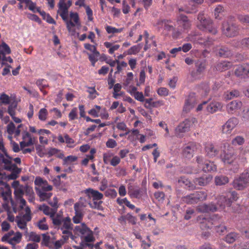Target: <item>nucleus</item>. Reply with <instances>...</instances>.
Returning a JSON list of instances; mask_svg holds the SVG:
<instances>
[{
  "instance_id": "nucleus-1",
  "label": "nucleus",
  "mask_w": 249,
  "mask_h": 249,
  "mask_svg": "<svg viewBox=\"0 0 249 249\" xmlns=\"http://www.w3.org/2000/svg\"><path fill=\"white\" fill-rule=\"evenodd\" d=\"M197 19L199 23L197 25L199 29L215 35L217 31L213 25L212 21L209 18H206L204 17L203 12H200L197 16Z\"/></svg>"
},
{
  "instance_id": "nucleus-2",
  "label": "nucleus",
  "mask_w": 249,
  "mask_h": 249,
  "mask_svg": "<svg viewBox=\"0 0 249 249\" xmlns=\"http://www.w3.org/2000/svg\"><path fill=\"white\" fill-rule=\"evenodd\" d=\"M222 30L223 34L227 37H234L239 35L240 28L235 22L226 20L222 23Z\"/></svg>"
},
{
  "instance_id": "nucleus-3",
  "label": "nucleus",
  "mask_w": 249,
  "mask_h": 249,
  "mask_svg": "<svg viewBox=\"0 0 249 249\" xmlns=\"http://www.w3.org/2000/svg\"><path fill=\"white\" fill-rule=\"evenodd\" d=\"M232 186L238 190H243L249 186V168L245 170L238 178L234 179Z\"/></svg>"
},
{
  "instance_id": "nucleus-4",
  "label": "nucleus",
  "mask_w": 249,
  "mask_h": 249,
  "mask_svg": "<svg viewBox=\"0 0 249 249\" xmlns=\"http://www.w3.org/2000/svg\"><path fill=\"white\" fill-rule=\"evenodd\" d=\"M221 218L216 214H214L210 217H205L202 216H198L197 221L200 223V227L203 230L211 229L213 225H216Z\"/></svg>"
},
{
  "instance_id": "nucleus-5",
  "label": "nucleus",
  "mask_w": 249,
  "mask_h": 249,
  "mask_svg": "<svg viewBox=\"0 0 249 249\" xmlns=\"http://www.w3.org/2000/svg\"><path fill=\"white\" fill-rule=\"evenodd\" d=\"M223 152L221 154V158L225 164H231L236 159V155L233 148L229 143L224 144Z\"/></svg>"
},
{
  "instance_id": "nucleus-6",
  "label": "nucleus",
  "mask_w": 249,
  "mask_h": 249,
  "mask_svg": "<svg viewBox=\"0 0 249 249\" xmlns=\"http://www.w3.org/2000/svg\"><path fill=\"white\" fill-rule=\"evenodd\" d=\"M11 160L9 158L8 159H5L3 154H0V161L4 163V169L18 175L21 172V169L18 168L15 164H12Z\"/></svg>"
},
{
  "instance_id": "nucleus-7",
  "label": "nucleus",
  "mask_w": 249,
  "mask_h": 249,
  "mask_svg": "<svg viewBox=\"0 0 249 249\" xmlns=\"http://www.w3.org/2000/svg\"><path fill=\"white\" fill-rule=\"evenodd\" d=\"M238 123L239 121L237 118H231L222 126V133L224 134H230Z\"/></svg>"
},
{
  "instance_id": "nucleus-8",
  "label": "nucleus",
  "mask_w": 249,
  "mask_h": 249,
  "mask_svg": "<svg viewBox=\"0 0 249 249\" xmlns=\"http://www.w3.org/2000/svg\"><path fill=\"white\" fill-rule=\"evenodd\" d=\"M234 73L237 77L240 78H249V64L238 66Z\"/></svg>"
},
{
  "instance_id": "nucleus-9",
  "label": "nucleus",
  "mask_w": 249,
  "mask_h": 249,
  "mask_svg": "<svg viewBox=\"0 0 249 249\" xmlns=\"http://www.w3.org/2000/svg\"><path fill=\"white\" fill-rule=\"evenodd\" d=\"M196 122V119L194 118L191 119H185L183 122L180 123L176 128V133L179 135V133H184L189 130L192 123H194Z\"/></svg>"
},
{
  "instance_id": "nucleus-10",
  "label": "nucleus",
  "mask_w": 249,
  "mask_h": 249,
  "mask_svg": "<svg viewBox=\"0 0 249 249\" xmlns=\"http://www.w3.org/2000/svg\"><path fill=\"white\" fill-rule=\"evenodd\" d=\"M177 22L184 31H188L191 28V22L184 15L180 14L177 18Z\"/></svg>"
},
{
  "instance_id": "nucleus-11",
  "label": "nucleus",
  "mask_w": 249,
  "mask_h": 249,
  "mask_svg": "<svg viewBox=\"0 0 249 249\" xmlns=\"http://www.w3.org/2000/svg\"><path fill=\"white\" fill-rule=\"evenodd\" d=\"M217 210V207L213 203L209 204L204 203L201 205H198L196 207V210L202 213L214 212Z\"/></svg>"
},
{
  "instance_id": "nucleus-12",
  "label": "nucleus",
  "mask_w": 249,
  "mask_h": 249,
  "mask_svg": "<svg viewBox=\"0 0 249 249\" xmlns=\"http://www.w3.org/2000/svg\"><path fill=\"white\" fill-rule=\"evenodd\" d=\"M87 195L89 199L92 198L93 200H100L103 198V195L97 190L91 188L87 189L83 191Z\"/></svg>"
},
{
  "instance_id": "nucleus-13",
  "label": "nucleus",
  "mask_w": 249,
  "mask_h": 249,
  "mask_svg": "<svg viewBox=\"0 0 249 249\" xmlns=\"http://www.w3.org/2000/svg\"><path fill=\"white\" fill-rule=\"evenodd\" d=\"M242 103L240 101L234 100L231 102L227 106V110L230 114L234 113L236 110L241 108Z\"/></svg>"
},
{
  "instance_id": "nucleus-14",
  "label": "nucleus",
  "mask_w": 249,
  "mask_h": 249,
  "mask_svg": "<svg viewBox=\"0 0 249 249\" xmlns=\"http://www.w3.org/2000/svg\"><path fill=\"white\" fill-rule=\"evenodd\" d=\"M213 177L210 175H205L202 177L196 178L194 179V182L196 185L201 186H206L212 180Z\"/></svg>"
},
{
  "instance_id": "nucleus-15",
  "label": "nucleus",
  "mask_w": 249,
  "mask_h": 249,
  "mask_svg": "<svg viewBox=\"0 0 249 249\" xmlns=\"http://www.w3.org/2000/svg\"><path fill=\"white\" fill-rule=\"evenodd\" d=\"M232 45L237 48L249 49V37L244 38L239 41L234 40Z\"/></svg>"
},
{
  "instance_id": "nucleus-16",
  "label": "nucleus",
  "mask_w": 249,
  "mask_h": 249,
  "mask_svg": "<svg viewBox=\"0 0 249 249\" xmlns=\"http://www.w3.org/2000/svg\"><path fill=\"white\" fill-rule=\"evenodd\" d=\"M216 54L220 57L227 58L232 55V52L228 47L222 46L217 50Z\"/></svg>"
},
{
  "instance_id": "nucleus-17",
  "label": "nucleus",
  "mask_w": 249,
  "mask_h": 249,
  "mask_svg": "<svg viewBox=\"0 0 249 249\" xmlns=\"http://www.w3.org/2000/svg\"><path fill=\"white\" fill-rule=\"evenodd\" d=\"M128 194L131 198H139L141 193L140 189L130 183L128 184Z\"/></svg>"
},
{
  "instance_id": "nucleus-18",
  "label": "nucleus",
  "mask_w": 249,
  "mask_h": 249,
  "mask_svg": "<svg viewBox=\"0 0 249 249\" xmlns=\"http://www.w3.org/2000/svg\"><path fill=\"white\" fill-rule=\"evenodd\" d=\"M217 204L221 208L224 209L226 206L230 207L231 204V201L230 199L224 196H218L217 198Z\"/></svg>"
},
{
  "instance_id": "nucleus-19",
  "label": "nucleus",
  "mask_w": 249,
  "mask_h": 249,
  "mask_svg": "<svg viewBox=\"0 0 249 249\" xmlns=\"http://www.w3.org/2000/svg\"><path fill=\"white\" fill-rule=\"evenodd\" d=\"M206 155L209 158H213L217 155L218 151L211 143L207 144L205 148Z\"/></svg>"
},
{
  "instance_id": "nucleus-20",
  "label": "nucleus",
  "mask_w": 249,
  "mask_h": 249,
  "mask_svg": "<svg viewBox=\"0 0 249 249\" xmlns=\"http://www.w3.org/2000/svg\"><path fill=\"white\" fill-rule=\"evenodd\" d=\"M11 190L10 189L9 187L7 185L6 186L5 190H0V196L3 198V200L6 202H8L9 200L10 199L11 202H13V200L11 198Z\"/></svg>"
},
{
  "instance_id": "nucleus-21",
  "label": "nucleus",
  "mask_w": 249,
  "mask_h": 249,
  "mask_svg": "<svg viewBox=\"0 0 249 249\" xmlns=\"http://www.w3.org/2000/svg\"><path fill=\"white\" fill-rule=\"evenodd\" d=\"M229 181V179L228 177L220 175L216 176L214 178V182L217 186H222L227 184Z\"/></svg>"
},
{
  "instance_id": "nucleus-22",
  "label": "nucleus",
  "mask_w": 249,
  "mask_h": 249,
  "mask_svg": "<svg viewBox=\"0 0 249 249\" xmlns=\"http://www.w3.org/2000/svg\"><path fill=\"white\" fill-rule=\"evenodd\" d=\"M196 147L193 145H187L183 151V156L187 159H190L193 156Z\"/></svg>"
},
{
  "instance_id": "nucleus-23",
  "label": "nucleus",
  "mask_w": 249,
  "mask_h": 249,
  "mask_svg": "<svg viewBox=\"0 0 249 249\" xmlns=\"http://www.w3.org/2000/svg\"><path fill=\"white\" fill-rule=\"evenodd\" d=\"M231 66V64L228 61H222L216 64L215 68L216 71H223L229 69Z\"/></svg>"
},
{
  "instance_id": "nucleus-24",
  "label": "nucleus",
  "mask_w": 249,
  "mask_h": 249,
  "mask_svg": "<svg viewBox=\"0 0 249 249\" xmlns=\"http://www.w3.org/2000/svg\"><path fill=\"white\" fill-rule=\"evenodd\" d=\"M204 165L202 167V169L204 172L214 171L216 170V166L213 162L209 160H206L204 162Z\"/></svg>"
},
{
  "instance_id": "nucleus-25",
  "label": "nucleus",
  "mask_w": 249,
  "mask_h": 249,
  "mask_svg": "<svg viewBox=\"0 0 249 249\" xmlns=\"http://www.w3.org/2000/svg\"><path fill=\"white\" fill-rule=\"evenodd\" d=\"M39 209L42 211L45 214L49 215L50 217H53L55 214L56 211V210H54L53 209H51L49 206L44 204L40 206Z\"/></svg>"
},
{
  "instance_id": "nucleus-26",
  "label": "nucleus",
  "mask_w": 249,
  "mask_h": 249,
  "mask_svg": "<svg viewBox=\"0 0 249 249\" xmlns=\"http://www.w3.org/2000/svg\"><path fill=\"white\" fill-rule=\"evenodd\" d=\"M36 194L39 196L40 199L42 201H44L50 198L52 196V193H47L45 191H43L41 189L36 187L35 188Z\"/></svg>"
},
{
  "instance_id": "nucleus-27",
  "label": "nucleus",
  "mask_w": 249,
  "mask_h": 249,
  "mask_svg": "<svg viewBox=\"0 0 249 249\" xmlns=\"http://www.w3.org/2000/svg\"><path fill=\"white\" fill-rule=\"evenodd\" d=\"M59 9L61 10L59 15L62 18V19H66V16H68V8L69 7L66 3H58Z\"/></svg>"
},
{
  "instance_id": "nucleus-28",
  "label": "nucleus",
  "mask_w": 249,
  "mask_h": 249,
  "mask_svg": "<svg viewBox=\"0 0 249 249\" xmlns=\"http://www.w3.org/2000/svg\"><path fill=\"white\" fill-rule=\"evenodd\" d=\"M181 200L184 203L188 204H193L197 203L194 193L182 197Z\"/></svg>"
},
{
  "instance_id": "nucleus-29",
  "label": "nucleus",
  "mask_w": 249,
  "mask_h": 249,
  "mask_svg": "<svg viewBox=\"0 0 249 249\" xmlns=\"http://www.w3.org/2000/svg\"><path fill=\"white\" fill-rule=\"evenodd\" d=\"M195 102V99L193 96H189L188 98L186 100L185 105L183 108V111L187 112L191 108L193 107V104Z\"/></svg>"
},
{
  "instance_id": "nucleus-30",
  "label": "nucleus",
  "mask_w": 249,
  "mask_h": 249,
  "mask_svg": "<svg viewBox=\"0 0 249 249\" xmlns=\"http://www.w3.org/2000/svg\"><path fill=\"white\" fill-rule=\"evenodd\" d=\"M75 216H73L72 220L74 223H79L82 220L84 213L82 209H74Z\"/></svg>"
},
{
  "instance_id": "nucleus-31",
  "label": "nucleus",
  "mask_w": 249,
  "mask_h": 249,
  "mask_svg": "<svg viewBox=\"0 0 249 249\" xmlns=\"http://www.w3.org/2000/svg\"><path fill=\"white\" fill-rule=\"evenodd\" d=\"M194 194L197 203L199 201L205 200L207 197V193L204 191H197L195 192Z\"/></svg>"
},
{
  "instance_id": "nucleus-32",
  "label": "nucleus",
  "mask_w": 249,
  "mask_h": 249,
  "mask_svg": "<svg viewBox=\"0 0 249 249\" xmlns=\"http://www.w3.org/2000/svg\"><path fill=\"white\" fill-rule=\"evenodd\" d=\"M172 21L170 20H165V19H161L159 20L158 22V24L159 25H164V28L165 30L167 31H172L174 27L173 25H170V23H171Z\"/></svg>"
},
{
  "instance_id": "nucleus-33",
  "label": "nucleus",
  "mask_w": 249,
  "mask_h": 249,
  "mask_svg": "<svg viewBox=\"0 0 249 249\" xmlns=\"http://www.w3.org/2000/svg\"><path fill=\"white\" fill-rule=\"evenodd\" d=\"M206 66V65L205 60L198 59L195 62V66L196 68V70L202 73L205 71Z\"/></svg>"
},
{
  "instance_id": "nucleus-34",
  "label": "nucleus",
  "mask_w": 249,
  "mask_h": 249,
  "mask_svg": "<svg viewBox=\"0 0 249 249\" xmlns=\"http://www.w3.org/2000/svg\"><path fill=\"white\" fill-rule=\"evenodd\" d=\"M63 225L60 228L61 230L64 229L67 230H72V224L71 222V219L69 217H67L62 220Z\"/></svg>"
},
{
  "instance_id": "nucleus-35",
  "label": "nucleus",
  "mask_w": 249,
  "mask_h": 249,
  "mask_svg": "<svg viewBox=\"0 0 249 249\" xmlns=\"http://www.w3.org/2000/svg\"><path fill=\"white\" fill-rule=\"evenodd\" d=\"M11 50L9 47L4 42H2L0 45V61H1V54H10Z\"/></svg>"
},
{
  "instance_id": "nucleus-36",
  "label": "nucleus",
  "mask_w": 249,
  "mask_h": 249,
  "mask_svg": "<svg viewBox=\"0 0 249 249\" xmlns=\"http://www.w3.org/2000/svg\"><path fill=\"white\" fill-rule=\"evenodd\" d=\"M37 11L39 12L40 14L42 16L43 19L46 20L47 22L51 24H56L55 21L50 16L49 14L46 13V12L43 11H40L38 8H37Z\"/></svg>"
},
{
  "instance_id": "nucleus-37",
  "label": "nucleus",
  "mask_w": 249,
  "mask_h": 249,
  "mask_svg": "<svg viewBox=\"0 0 249 249\" xmlns=\"http://www.w3.org/2000/svg\"><path fill=\"white\" fill-rule=\"evenodd\" d=\"M219 103H211L207 106L206 109L208 112L213 113L216 112L220 107Z\"/></svg>"
},
{
  "instance_id": "nucleus-38",
  "label": "nucleus",
  "mask_w": 249,
  "mask_h": 249,
  "mask_svg": "<svg viewBox=\"0 0 249 249\" xmlns=\"http://www.w3.org/2000/svg\"><path fill=\"white\" fill-rule=\"evenodd\" d=\"M17 223L19 228L25 230V235H27L28 234V229L27 228V223H26V221L19 219V217L17 216Z\"/></svg>"
},
{
  "instance_id": "nucleus-39",
  "label": "nucleus",
  "mask_w": 249,
  "mask_h": 249,
  "mask_svg": "<svg viewBox=\"0 0 249 249\" xmlns=\"http://www.w3.org/2000/svg\"><path fill=\"white\" fill-rule=\"evenodd\" d=\"M87 202L86 199L81 197L78 202L74 204V209H81L82 208H85L87 206Z\"/></svg>"
},
{
  "instance_id": "nucleus-40",
  "label": "nucleus",
  "mask_w": 249,
  "mask_h": 249,
  "mask_svg": "<svg viewBox=\"0 0 249 249\" xmlns=\"http://www.w3.org/2000/svg\"><path fill=\"white\" fill-rule=\"evenodd\" d=\"M76 231H79L82 234H85L89 233L91 231L88 228L85 223H82L81 226H76L75 228Z\"/></svg>"
},
{
  "instance_id": "nucleus-41",
  "label": "nucleus",
  "mask_w": 249,
  "mask_h": 249,
  "mask_svg": "<svg viewBox=\"0 0 249 249\" xmlns=\"http://www.w3.org/2000/svg\"><path fill=\"white\" fill-rule=\"evenodd\" d=\"M53 221V223L54 226L56 227H58L59 228L60 225L62 223L63 218L59 214H56V216L55 215L53 216V217H50Z\"/></svg>"
},
{
  "instance_id": "nucleus-42",
  "label": "nucleus",
  "mask_w": 249,
  "mask_h": 249,
  "mask_svg": "<svg viewBox=\"0 0 249 249\" xmlns=\"http://www.w3.org/2000/svg\"><path fill=\"white\" fill-rule=\"evenodd\" d=\"M93 202L92 203L90 201H89L88 202L89 205L90 206V208L92 209H97L99 210H102L103 207L101 206L102 203H103L102 201L100 200H93Z\"/></svg>"
},
{
  "instance_id": "nucleus-43",
  "label": "nucleus",
  "mask_w": 249,
  "mask_h": 249,
  "mask_svg": "<svg viewBox=\"0 0 249 249\" xmlns=\"http://www.w3.org/2000/svg\"><path fill=\"white\" fill-rule=\"evenodd\" d=\"M18 103L16 101L12 102L8 107V113L11 116L16 115V109L17 107Z\"/></svg>"
},
{
  "instance_id": "nucleus-44",
  "label": "nucleus",
  "mask_w": 249,
  "mask_h": 249,
  "mask_svg": "<svg viewBox=\"0 0 249 249\" xmlns=\"http://www.w3.org/2000/svg\"><path fill=\"white\" fill-rule=\"evenodd\" d=\"M88 55H89V58L90 62L92 63V66H94V64L98 60V57L99 56V53L98 51H96L94 53H93L92 54H89L87 53Z\"/></svg>"
},
{
  "instance_id": "nucleus-45",
  "label": "nucleus",
  "mask_w": 249,
  "mask_h": 249,
  "mask_svg": "<svg viewBox=\"0 0 249 249\" xmlns=\"http://www.w3.org/2000/svg\"><path fill=\"white\" fill-rule=\"evenodd\" d=\"M21 237V233L19 232H17L15 233V236L9 239V240L8 241V243L11 245L13 244V242H15L17 243H18L20 242Z\"/></svg>"
},
{
  "instance_id": "nucleus-46",
  "label": "nucleus",
  "mask_w": 249,
  "mask_h": 249,
  "mask_svg": "<svg viewBox=\"0 0 249 249\" xmlns=\"http://www.w3.org/2000/svg\"><path fill=\"white\" fill-rule=\"evenodd\" d=\"M237 238V234L235 233L231 232L228 235L225 237V240L228 243H233Z\"/></svg>"
},
{
  "instance_id": "nucleus-47",
  "label": "nucleus",
  "mask_w": 249,
  "mask_h": 249,
  "mask_svg": "<svg viewBox=\"0 0 249 249\" xmlns=\"http://www.w3.org/2000/svg\"><path fill=\"white\" fill-rule=\"evenodd\" d=\"M105 195L106 196L114 198L116 197L117 193L115 189H109L106 191L105 192Z\"/></svg>"
},
{
  "instance_id": "nucleus-48",
  "label": "nucleus",
  "mask_w": 249,
  "mask_h": 249,
  "mask_svg": "<svg viewBox=\"0 0 249 249\" xmlns=\"http://www.w3.org/2000/svg\"><path fill=\"white\" fill-rule=\"evenodd\" d=\"M106 31L108 34H115L117 33H121L123 31L124 28H121L119 29H117L115 27H113L110 26H107L106 27Z\"/></svg>"
},
{
  "instance_id": "nucleus-49",
  "label": "nucleus",
  "mask_w": 249,
  "mask_h": 249,
  "mask_svg": "<svg viewBox=\"0 0 249 249\" xmlns=\"http://www.w3.org/2000/svg\"><path fill=\"white\" fill-rule=\"evenodd\" d=\"M140 51V48L138 45H135L131 47L126 52L128 55L136 54Z\"/></svg>"
},
{
  "instance_id": "nucleus-50",
  "label": "nucleus",
  "mask_w": 249,
  "mask_h": 249,
  "mask_svg": "<svg viewBox=\"0 0 249 249\" xmlns=\"http://www.w3.org/2000/svg\"><path fill=\"white\" fill-rule=\"evenodd\" d=\"M29 240L36 243L40 241V236L39 235L37 234L36 232H31L29 234Z\"/></svg>"
},
{
  "instance_id": "nucleus-51",
  "label": "nucleus",
  "mask_w": 249,
  "mask_h": 249,
  "mask_svg": "<svg viewBox=\"0 0 249 249\" xmlns=\"http://www.w3.org/2000/svg\"><path fill=\"white\" fill-rule=\"evenodd\" d=\"M48 112L46 109L43 108H41L38 112V118L41 121H45L46 120Z\"/></svg>"
},
{
  "instance_id": "nucleus-52",
  "label": "nucleus",
  "mask_w": 249,
  "mask_h": 249,
  "mask_svg": "<svg viewBox=\"0 0 249 249\" xmlns=\"http://www.w3.org/2000/svg\"><path fill=\"white\" fill-rule=\"evenodd\" d=\"M15 198L17 200L23 198L24 195V190L20 188H17L15 189L14 193Z\"/></svg>"
},
{
  "instance_id": "nucleus-53",
  "label": "nucleus",
  "mask_w": 249,
  "mask_h": 249,
  "mask_svg": "<svg viewBox=\"0 0 249 249\" xmlns=\"http://www.w3.org/2000/svg\"><path fill=\"white\" fill-rule=\"evenodd\" d=\"M239 95L240 93L239 91L237 90H233L227 93L226 98L227 99H231L233 97L239 96Z\"/></svg>"
},
{
  "instance_id": "nucleus-54",
  "label": "nucleus",
  "mask_w": 249,
  "mask_h": 249,
  "mask_svg": "<svg viewBox=\"0 0 249 249\" xmlns=\"http://www.w3.org/2000/svg\"><path fill=\"white\" fill-rule=\"evenodd\" d=\"M66 19H63L66 23L67 28L69 32L71 31V27H73L75 26V23L72 22L71 20H69L68 16H66Z\"/></svg>"
},
{
  "instance_id": "nucleus-55",
  "label": "nucleus",
  "mask_w": 249,
  "mask_h": 249,
  "mask_svg": "<svg viewBox=\"0 0 249 249\" xmlns=\"http://www.w3.org/2000/svg\"><path fill=\"white\" fill-rule=\"evenodd\" d=\"M0 100L1 103L5 105H7L10 103V98L8 95L5 93H2L0 96Z\"/></svg>"
},
{
  "instance_id": "nucleus-56",
  "label": "nucleus",
  "mask_w": 249,
  "mask_h": 249,
  "mask_svg": "<svg viewBox=\"0 0 249 249\" xmlns=\"http://www.w3.org/2000/svg\"><path fill=\"white\" fill-rule=\"evenodd\" d=\"M244 142V139L241 136H237L232 141L233 144H237L238 145H242Z\"/></svg>"
},
{
  "instance_id": "nucleus-57",
  "label": "nucleus",
  "mask_w": 249,
  "mask_h": 249,
  "mask_svg": "<svg viewBox=\"0 0 249 249\" xmlns=\"http://www.w3.org/2000/svg\"><path fill=\"white\" fill-rule=\"evenodd\" d=\"M77 157L73 156H69L63 159V164H66L68 162H72L76 160Z\"/></svg>"
},
{
  "instance_id": "nucleus-58",
  "label": "nucleus",
  "mask_w": 249,
  "mask_h": 249,
  "mask_svg": "<svg viewBox=\"0 0 249 249\" xmlns=\"http://www.w3.org/2000/svg\"><path fill=\"white\" fill-rule=\"evenodd\" d=\"M126 219L128 221L129 223H131L132 225H135L136 224V217L132 216L131 214L129 213L126 214Z\"/></svg>"
},
{
  "instance_id": "nucleus-59",
  "label": "nucleus",
  "mask_w": 249,
  "mask_h": 249,
  "mask_svg": "<svg viewBox=\"0 0 249 249\" xmlns=\"http://www.w3.org/2000/svg\"><path fill=\"white\" fill-rule=\"evenodd\" d=\"M77 109L76 107L73 108L69 114V117L70 120H73L77 118Z\"/></svg>"
},
{
  "instance_id": "nucleus-60",
  "label": "nucleus",
  "mask_w": 249,
  "mask_h": 249,
  "mask_svg": "<svg viewBox=\"0 0 249 249\" xmlns=\"http://www.w3.org/2000/svg\"><path fill=\"white\" fill-rule=\"evenodd\" d=\"M35 184L37 186H41L45 184H47V181L46 180H43L40 177H36L35 180Z\"/></svg>"
},
{
  "instance_id": "nucleus-61",
  "label": "nucleus",
  "mask_w": 249,
  "mask_h": 249,
  "mask_svg": "<svg viewBox=\"0 0 249 249\" xmlns=\"http://www.w3.org/2000/svg\"><path fill=\"white\" fill-rule=\"evenodd\" d=\"M43 239L42 241V244H44L46 246H49L50 236L47 234H42Z\"/></svg>"
},
{
  "instance_id": "nucleus-62",
  "label": "nucleus",
  "mask_w": 249,
  "mask_h": 249,
  "mask_svg": "<svg viewBox=\"0 0 249 249\" xmlns=\"http://www.w3.org/2000/svg\"><path fill=\"white\" fill-rule=\"evenodd\" d=\"M168 89L165 88H160L157 90L158 94L160 96H167L168 95Z\"/></svg>"
},
{
  "instance_id": "nucleus-63",
  "label": "nucleus",
  "mask_w": 249,
  "mask_h": 249,
  "mask_svg": "<svg viewBox=\"0 0 249 249\" xmlns=\"http://www.w3.org/2000/svg\"><path fill=\"white\" fill-rule=\"evenodd\" d=\"M121 160L120 158L117 156H113L111 158V161L110 164L113 166H117L120 162Z\"/></svg>"
},
{
  "instance_id": "nucleus-64",
  "label": "nucleus",
  "mask_w": 249,
  "mask_h": 249,
  "mask_svg": "<svg viewBox=\"0 0 249 249\" xmlns=\"http://www.w3.org/2000/svg\"><path fill=\"white\" fill-rule=\"evenodd\" d=\"M238 19L243 23H249V15H239Z\"/></svg>"
}]
</instances>
